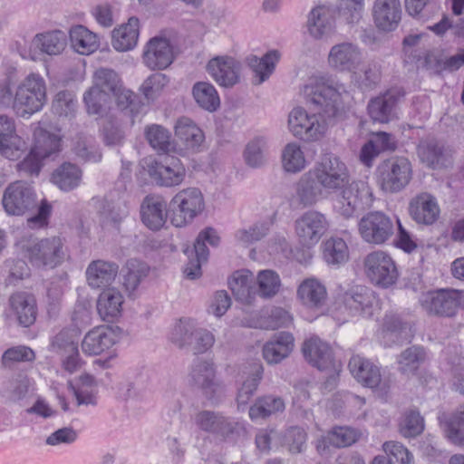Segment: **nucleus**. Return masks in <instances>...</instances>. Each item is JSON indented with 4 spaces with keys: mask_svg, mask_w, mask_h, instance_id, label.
Segmentation results:
<instances>
[{
    "mask_svg": "<svg viewBox=\"0 0 464 464\" xmlns=\"http://www.w3.org/2000/svg\"><path fill=\"white\" fill-rule=\"evenodd\" d=\"M320 112L309 113L302 107L294 108L288 115V130L304 142L320 140L326 133L329 122Z\"/></svg>",
    "mask_w": 464,
    "mask_h": 464,
    "instance_id": "obj_7",
    "label": "nucleus"
},
{
    "mask_svg": "<svg viewBox=\"0 0 464 464\" xmlns=\"http://www.w3.org/2000/svg\"><path fill=\"white\" fill-rule=\"evenodd\" d=\"M242 64L233 56L217 55L211 58L206 71L210 77L219 85L230 88L239 82Z\"/></svg>",
    "mask_w": 464,
    "mask_h": 464,
    "instance_id": "obj_18",
    "label": "nucleus"
},
{
    "mask_svg": "<svg viewBox=\"0 0 464 464\" xmlns=\"http://www.w3.org/2000/svg\"><path fill=\"white\" fill-rule=\"evenodd\" d=\"M127 272L123 277V285L129 293L134 292L150 272L147 264L137 259H130L126 264Z\"/></svg>",
    "mask_w": 464,
    "mask_h": 464,
    "instance_id": "obj_51",
    "label": "nucleus"
},
{
    "mask_svg": "<svg viewBox=\"0 0 464 464\" xmlns=\"http://www.w3.org/2000/svg\"><path fill=\"white\" fill-rule=\"evenodd\" d=\"M169 208L171 224L176 227H184L203 212L204 196L198 188H186L174 195Z\"/></svg>",
    "mask_w": 464,
    "mask_h": 464,
    "instance_id": "obj_6",
    "label": "nucleus"
},
{
    "mask_svg": "<svg viewBox=\"0 0 464 464\" xmlns=\"http://www.w3.org/2000/svg\"><path fill=\"white\" fill-rule=\"evenodd\" d=\"M281 288L279 275L270 269L260 270L255 277V297L271 299L276 296Z\"/></svg>",
    "mask_w": 464,
    "mask_h": 464,
    "instance_id": "obj_41",
    "label": "nucleus"
},
{
    "mask_svg": "<svg viewBox=\"0 0 464 464\" xmlns=\"http://www.w3.org/2000/svg\"><path fill=\"white\" fill-rule=\"evenodd\" d=\"M167 204L160 196L145 197L140 207L141 220L151 230H160L167 220Z\"/></svg>",
    "mask_w": 464,
    "mask_h": 464,
    "instance_id": "obj_26",
    "label": "nucleus"
},
{
    "mask_svg": "<svg viewBox=\"0 0 464 464\" xmlns=\"http://www.w3.org/2000/svg\"><path fill=\"white\" fill-rule=\"evenodd\" d=\"M330 227L327 217L314 209L304 212L294 222V229L298 242L305 247L314 246Z\"/></svg>",
    "mask_w": 464,
    "mask_h": 464,
    "instance_id": "obj_12",
    "label": "nucleus"
},
{
    "mask_svg": "<svg viewBox=\"0 0 464 464\" xmlns=\"http://www.w3.org/2000/svg\"><path fill=\"white\" fill-rule=\"evenodd\" d=\"M348 368L354 379L363 386L373 389L382 382L380 368L364 357L358 354L353 355Z\"/></svg>",
    "mask_w": 464,
    "mask_h": 464,
    "instance_id": "obj_25",
    "label": "nucleus"
},
{
    "mask_svg": "<svg viewBox=\"0 0 464 464\" xmlns=\"http://www.w3.org/2000/svg\"><path fill=\"white\" fill-rule=\"evenodd\" d=\"M195 425L202 431L228 437L233 434L237 423L221 413L212 411H200L194 416Z\"/></svg>",
    "mask_w": 464,
    "mask_h": 464,
    "instance_id": "obj_21",
    "label": "nucleus"
},
{
    "mask_svg": "<svg viewBox=\"0 0 464 464\" xmlns=\"http://www.w3.org/2000/svg\"><path fill=\"white\" fill-rule=\"evenodd\" d=\"M32 46L49 55L60 54L66 46V36L61 31L37 34L32 40Z\"/></svg>",
    "mask_w": 464,
    "mask_h": 464,
    "instance_id": "obj_42",
    "label": "nucleus"
},
{
    "mask_svg": "<svg viewBox=\"0 0 464 464\" xmlns=\"http://www.w3.org/2000/svg\"><path fill=\"white\" fill-rule=\"evenodd\" d=\"M81 180V169L72 163H63L52 175V181L64 191L75 188L79 186Z\"/></svg>",
    "mask_w": 464,
    "mask_h": 464,
    "instance_id": "obj_46",
    "label": "nucleus"
},
{
    "mask_svg": "<svg viewBox=\"0 0 464 464\" xmlns=\"http://www.w3.org/2000/svg\"><path fill=\"white\" fill-rule=\"evenodd\" d=\"M78 348V343L70 330L60 331L51 341V350L61 356Z\"/></svg>",
    "mask_w": 464,
    "mask_h": 464,
    "instance_id": "obj_62",
    "label": "nucleus"
},
{
    "mask_svg": "<svg viewBox=\"0 0 464 464\" xmlns=\"http://www.w3.org/2000/svg\"><path fill=\"white\" fill-rule=\"evenodd\" d=\"M46 102V85L38 74L31 73L17 86L13 109L18 116L27 117L39 111Z\"/></svg>",
    "mask_w": 464,
    "mask_h": 464,
    "instance_id": "obj_5",
    "label": "nucleus"
},
{
    "mask_svg": "<svg viewBox=\"0 0 464 464\" xmlns=\"http://www.w3.org/2000/svg\"><path fill=\"white\" fill-rule=\"evenodd\" d=\"M9 301L11 309L21 325L28 327L35 322L37 307L33 295L17 292L11 295Z\"/></svg>",
    "mask_w": 464,
    "mask_h": 464,
    "instance_id": "obj_36",
    "label": "nucleus"
},
{
    "mask_svg": "<svg viewBox=\"0 0 464 464\" xmlns=\"http://www.w3.org/2000/svg\"><path fill=\"white\" fill-rule=\"evenodd\" d=\"M382 450L391 464H415L412 453L401 442L386 441Z\"/></svg>",
    "mask_w": 464,
    "mask_h": 464,
    "instance_id": "obj_59",
    "label": "nucleus"
},
{
    "mask_svg": "<svg viewBox=\"0 0 464 464\" xmlns=\"http://www.w3.org/2000/svg\"><path fill=\"white\" fill-rule=\"evenodd\" d=\"M149 144L157 151L169 152L173 148L170 132L161 125L153 124L145 129Z\"/></svg>",
    "mask_w": 464,
    "mask_h": 464,
    "instance_id": "obj_55",
    "label": "nucleus"
},
{
    "mask_svg": "<svg viewBox=\"0 0 464 464\" xmlns=\"http://www.w3.org/2000/svg\"><path fill=\"white\" fill-rule=\"evenodd\" d=\"M175 135L186 150L191 151H198L205 140L202 130L188 117H181L177 121Z\"/></svg>",
    "mask_w": 464,
    "mask_h": 464,
    "instance_id": "obj_37",
    "label": "nucleus"
},
{
    "mask_svg": "<svg viewBox=\"0 0 464 464\" xmlns=\"http://www.w3.org/2000/svg\"><path fill=\"white\" fill-rule=\"evenodd\" d=\"M364 270L370 281L382 287L395 284L399 274L392 257L387 253L377 250L368 254L363 261Z\"/></svg>",
    "mask_w": 464,
    "mask_h": 464,
    "instance_id": "obj_13",
    "label": "nucleus"
},
{
    "mask_svg": "<svg viewBox=\"0 0 464 464\" xmlns=\"http://www.w3.org/2000/svg\"><path fill=\"white\" fill-rule=\"evenodd\" d=\"M219 240L220 238L217 231L212 227H207L198 234L193 247H187L184 252L191 255L195 253L201 256V258H208V249L206 242L216 246L218 245Z\"/></svg>",
    "mask_w": 464,
    "mask_h": 464,
    "instance_id": "obj_60",
    "label": "nucleus"
},
{
    "mask_svg": "<svg viewBox=\"0 0 464 464\" xmlns=\"http://www.w3.org/2000/svg\"><path fill=\"white\" fill-rule=\"evenodd\" d=\"M192 96L196 103L208 111H216L220 106L218 93L210 82H196L192 87Z\"/></svg>",
    "mask_w": 464,
    "mask_h": 464,
    "instance_id": "obj_44",
    "label": "nucleus"
},
{
    "mask_svg": "<svg viewBox=\"0 0 464 464\" xmlns=\"http://www.w3.org/2000/svg\"><path fill=\"white\" fill-rule=\"evenodd\" d=\"M139 34V19L130 17L126 24L113 30L111 44L119 52L130 51L136 46Z\"/></svg>",
    "mask_w": 464,
    "mask_h": 464,
    "instance_id": "obj_38",
    "label": "nucleus"
},
{
    "mask_svg": "<svg viewBox=\"0 0 464 464\" xmlns=\"http://www.w3.org/2000/svg\"><path fill=\"white\" fill-rule=\"evenodd\" d=\"M338 304L350 317L371 319L378 314L380 310L379 300L374 293L362 286H356L340 295Z\"/></svg>",
    "mask_w": 464,
    "mask_h": 464,
    "instance_id": "obj_9",
    "label": "nucleus"
},
{
    "mask_svg": "<svg viewBox=\"0 0 464 464\" xmlns=\"http://www.w3.org/2000/svg\"><path fill=\"white\" fill-rule=\"evenodd\" d=\"M52 108L54 114L71 120L76 114L77 102L72 92L62 91L55 95Z\"/></svg>",
    "mask_w": 464,
    "mask_h": 464,
    "instance_id": "obj_57",
    "label": "nucleus"
},
{
    "mask_svg": "<svg viewBox=\"0 0 464 464\" xmlns=\"http://www.w3.org/2000/svg\"><path fill=\"white\" fill-rule=\"evenodd\" d=\"M123 295L116 288L102 291L97 300V311L104 321H112L121 314Z\"/></svg>",
    "mask_w": 464,
    "mask_h": 464,
    "instance_id": "obj_39",
    "label": "nucleus"
},
{
    "mask_svg": "<svg viewBox=\"0 0 464 464\" xmlns=\"http://www.w3.org/2000/svg\"><path fill=\"white\" fill-rule=\"evenodd\" d=\"M70 39L72 46L81 54H89L98 47L97 36L82 25L71 29Z\"/></svg>",
    "mask_w": 464,
    "mask_h": 464,
    "instance_id": "obj_47",
    "label": "nucleus"
},
{
    "mask_svg": "<svg viewBox=\"0 0 464 464\" xmlns=\"http://www.w3.org/2000/svg\"><path fill=\"white\" fill-rule=\"evenodd\" d=\"M100 137L107 147H119L124 143L125 133L118 121L106 119L100 128Z\"/></svg>",
    "mask_w": 464,
    "mask_h": 464,
    "instance_id": "obj_56",
    "label": "nucleus"
},
{
    "mask_svg": "<svg viewBox=\"0 0 464 464\" xmlns=\"http://www.w3.org/2000/svg\"><path fill=\"white\" fill-rule=\"evenodd\" d=\"M362 61L361 48L352 42L333 45L327 56L329 67L337 72H355Z\"/></svg>",
    "mask_w": 464,
    "mask_h": 464,
    "instance_id": "obj_17",
    "label": "nucleus"
},
{
    "mask_svg": "<svg viewBox=\"0 0 464 464\" xmlns=\"http://www.w3.org/2000/svg\"><path fill=\"white\" fill-rule=\"evenodd\" d=\"M372 17L378 29L384 32L393 31L401 19L400 0H375L372 6Z\"/></svg>",
    "mask_w": 464,
    "mask_h": 464,
    "instance_id": "obj_22",
    "label": "nucleus"
},
{
    "mask_svg": "<svg viewBox=\"0 0 464 464\" xmlns=\"http://www.w3.org/2000/svg\"><path fill=\"white\" fill-rule=\"evenodd\" d=\"M142 60L150 70L168 68L174 60L169 40L162 36L152 37L144 46Z\"/></svg>",
    "mask_w": 464,
    "mask_h": 464,
    "instance_id": "obj_19",
    "label": "nucleus"
},
{
    "mask_svg": "<svg viewBox=\"0 0 464 464\" xmlns=\"http://www.w3.org/2000/svg\"><path fill=\"white\" fill-rule=\"evenodd\" d=\"M190 379L211 402L218 401L224 393V386L217 377L216 367L208 361L196 362L190 372Z\"/></svg>",
    "mask_w": 464,
    "mask_h": 464,
    "instance_id": "obj_16",
    "label": "nucleus"
},
{
    "mask_svg": "<svg viewBox=\"0 0 464 464\" xmlns=\"http://www.w3.org/2000/svg\"><path fill=\"white\" fill-rule=\"evenodd\" d=\"M34 145L32 150L34 155L46 159L60 150V139L43 128H36L34 131Z\"/></svg>",
    "mask_w": 464,
    "mask_h": 464,
    "instance_id": "obj_45",
    "label": "nucleus"
},
{
    "mask_svg": "<svg viewBox=\"0 0 464 464\" xmlns=\"http://www.w3.org/2000/svg\"><path fill=\"white\" fill-rule=\"evenodd\" d=\"M285 404L281 397L266 395L259 397L249 409V417L252 420L266 419L271 415L283 412Z\"/></svg>",
    "mask_w": 464,
    "mask_h": 464,
    "instance_id": "obj_43",
    "label": "nucleus"
},
{
    "mask_svg": "<svg viewBox=\"0 0 464 464\" xmlns=\"http://www.w3.org/2000/svg\"><path fill=\"white\" fill-rule=\"evenodd\" d=\"M266 142L263 138L250 141L244 151L246 163L251 168L261 167L266 161L265 150Z\"/></svg>",
    "mask_w": 464,
    "mask_h": 464,
    "instance_id": "obj_61",
    "label": "nucleus"
},
{
    "mask_svg": "<svg viewBox=\"0 0 464 464\" xmlns=\"http://www.w3.org/2000/svg\"><path fill=\"white\" fill-rule=\"evenodd\" d=\"M270 225L268 221H258L247 227L239 228L235 233V239L238 244L248 246L264 238L270 230Z\"/></svg>",
    "mask_w": 464,
    "mask_h": 464,
    "instance_id": "obj_54",
    "label": "nucleus"
},
{
    "mask_svg": "<svg viewBox=\"0 0 464 464\" xmlns=\"http://www.w3.org/2000/svg\"><path fill=\"white\" fill-rule=\"evenodd\" d=\"M425 359L426 353L422 347H409L398 357L399 371L407 375L414 374Z\"/></svg>",
    "mask_w": 464,
    "mask_h": 464,
    "instance_id": "obj_50",
    "label": "nucleus"
},
{
    "mask_svg": "<svg viewBox=\"0 0 464 464\" xmlns=\"http://www.w3.org/2000/svg\"><path fill=\"white\" fill-rule=\"evenodd\" d=\"M120 328L101 325L90 330L83 337L82 350L88 355H100L111 348L119 339Z\"/></svg>",
    "mask_w": 464,
    "mask_h": 464,
    "instance_id": "obj_20",
    "label": "nucleus"
},
{
    "mask_svg": "<svg viewBox=\"0 0 464 464\" xmlns=\"http://www.w3.org/2000/svg\"><path fill=\"white\" fill-rule=\"evenodd\" d=\"M344 84L328 77H316L304 88L306 102L329 121L342 117Z\"/></svg>",
    "mask_w": 464,
    "mask_h": 464,
    "instance_id": "obj_3",
    "label": "nucleus"
},
{
    "mask_svg": "<svg viewBox=\"0 0 464 464\" xmlns=\"http://www.w3.org/2000/svg\"><path fill=\"white\" fill-rule=\"evenodd\" d=\"M423 309L430 314L453 317L464 307V291L441 288L422 295Z\"/></svg>",
    "mask_w": 464,
    "mask_h": 464,
    "instance_id": "obj_11",
    "label": "nucleus"
},
{
    "mask_svg": "<svg viewBox=\"0 0 464 464\" xmlns=\"http://www.w3.org/2000/svg\"><path fill=\"white\" fill-rule=\"evenodd\" d=\"M280 57L281 54L277 50H271L261 58L254 54L247 56L246 63L254 73L253 83L260 85L267 81L273 74Z\"/></svg>",
    "mask_w": 464,
    "mask_h": 464,
    "instance_id": "obj_33",
    "label": "nucleus"
},
{
    "mask_svg": "<svg viewBox=\"0 0 464 464\" xmlns=\"http://www.w3.org/2000/svg\"><path fill=\"white\" fill-rule=\"evenodd\" d=\"M378 181L382 190L395 193L404 188L411 179V162L403 157L383 160L377 169Z\"/></svg>",
    "mask_w": 464,
    "mask_h": 464,
    "instance_id": "obj_10",
    "label": "nucleus"
},
{
    "mask_svg": "<svg viewBox=\"0 0 464 464\" xmlns=\"http://www.w3.org/2000/svg\"><path fill=\"white\" fill-rule=\"evenodd\" d=\"M121 81L111 69L100 68L92 76V85L84 92L83 102L90 115L102 114L113 100V93L119 91Z\"/></svg>",
    "mask_w": 464,
    "mask_h": 464,
    "instance_id": "obj_4",
    "label": "nucleus"
},
{
    "mask_svg": "<svg viewBox=\"0 0 464 464\" xmlns=\"http://www.w3.org/2000/svg\"><path fill=\"white\" fill-rule=\"evenodd\" d=\"M228 285L237 300L251 304L255 299V277L249 270L236 271L230 277Z\"/></svg>",
    "mask_w": 464,
    "mask_h": 464,
    "instance_id": "obj_40",
    "label": "nucleus"
},
{
    "mask_svg": "<svg viewBox=\"0 0 464 464\" xmlns=\"http://www.w3.org/2000/svg\"><path fill=\"white\" fill-rule=\"evenodd\" d=\"M323 257L328 265H340L348 259V246L345 241L332 237L322 245Z\"/></svg>",
    "mask_w": 464,
    "mask_h": 464,
    "instance_id": "obj_48",
    "label": "nucleus"
},
{
    "mask_svg": "<svg viewBox=\"0 0 464 464\" xmlns=\"http://www.w3.org/2000/svg\"><path fill=\"white\" fill-rule=\"evenodd\" d=\"M325 193L310 171L304 173L297 181L294 199L303 208L312 207L320 201Z\"/></svg>",
    "mask_w": 464,
    "mask_h": 464,
    "instance_id": "obj_34",
    "label": "nucleus"
},
{
    "mask_svg": "<svg viewBox=\"0 0 464 464\" xmlns=\"http://www.w3.org/2000/svg\"><path fill=\"white\" fill-rule=\"evenodd\" d=\"M147 172L156 185L165 188L179 186L186 178L184 164L173 156L150 160L147 165Z\"/></svg>",
    "mask_w": 464,
    "mask_h": 464,
    "instance_id": "obj_14",
    "label": "nucleus"
},
{
    "mask_svg": "<svg viewBox=\"0 0 464 464\" xmlns=\"http://www.w3.org/2000/svg\"><path fill=\"white\" fill-rule=\"evenodd\" d=\"M294 337L290 333L275 334L263 347V357L270 364H276L289 356L294 349Z\"/></svg>",
    "mask_w": 464,
    "mask_h": 464,
    "instance_id": "obj_31",
    "label": "nucleus"
},
{
    "mask_svg": "<svg viewBox=\"0 0 464 464\" xmlns=\"http://www.w3.org/2000/svg\"><path fill=\"white\" fill-rule=\"evenodd\" d=\"M447 438L455 445H464V403L459 405L447 422Z\"/></svg>",
    "mask_w": 464,
    "mask_h": 464,
    "instance_id": "obj_58",
    "label": "nucleus"
},
{
    "mask_svg": "<svg viewBox=\"0 0 464 464\" xmlns=\"http://www.w3.org/2000/svg\"><path fill=\"white\" fill-rule=\"evenodd\" d=\"M409 213L418 224L431 225L440 216V208L432 195L420 193L411 199Z\"/></svg>",
    "mask_w": 464,
    "mask_h": 464,
    "instance_id": "obj_24",
    "label": "nucleus"
},
{
    "mask_svg": "<svg viewBox=\"0 0 464 464\" xmlns=\"http://www.w3.org/2000/svg\"><path fill=\"white\" fill-rule=\"evenodd\" d=\"M399 99V92L393 91L372 99L367 107L369 116L375 122H389L395 118Z\"/></svg>",
    "mask_w": 464,
    "mask_h": 464,
    "instance_id": "obj_27",
    "label": "nucleus"
},
{
    "mask_svg": "<svg viewBox=\"0 0 464 464\" xmlns=\"http://www.w3.org/2000/svg\"><path fill=\"white\" fill-rule=\"evenodd\" d=\"M214 343L215 336L210 331L198 327L185 350L192 352L194 354L203 353L208 351Z\"/></svg>",
    "mask_w": 464,
    "mask_h": 464,
    "instance_id": "obj_63",
    "label": "nucleus"
},
{
    "mask_svg": "<svg viewBox=\"0 0 464 464\" xmlns=\"http://www.w3.org/2000/svg\"><path fill=\"white\" fill-rule=\"evenodd\" d=\"M29 261L37 267L54 268L67 257L68 251L64 240L60 237H51L34 242L26 248Z\"/></svg>",
    "mask_w": 464,
    "mask_h": 464,
    "instance_id": "obj_8",
    "label": "nucleus"
},
{
    "mask_svg": "<svg viewBox=\"0 0 464 464\" xmlns=\"http://www.w3.org/2000/svg\"><path fill=\"white\" fill-rule=\"evenodd\" d=\"M192 318H181L173 326L169 339L179 349H186L198 329Z\"/></svg>",
    "mask_w": 464,
    "mask_h": 464,
    "instance_id": "obj_49",
    "label": "nucleus"
},
{
    "mask_svg": "<svg viewBox=\"0 0 464 464\" xmlns=\"http://www.w3.org/2000/svg\"><path fill=\"white\" fill-rule=\"evenodd\" d=\"M302 351L306 361L320 371L334 369L335 362L331 347L318 337H311L306 340L303 344Z\"/></svg>",
    "mask_w": 464,
    "mask_h": 464,
    "instance_id": "obj_23",
    "label": "nucleus"
},
{
    "mask_svg": "<svg viewBox=\"0 0 464 464\" xmlns=\"http://www.w3.org/2000/svg\"><path fill=\"white\" fill-rule=\"evenodd\" d=\"M358 438L359 433L354 429L347 426L334 427L325 436L317 440L316 450L320 454H324L330 446L334 448L349 447L356 442Z\"/></svg>",
    "mask_w": 464,
    "mask_h": 464,
    "instance_id": "obj_32",
    "label": "nucleus"
},
{
    "mask_svg": "<svg viewBox=\"0 0 464 464\" xmlns=\"http://www.w3.org/2000/svg\"><path fill=\"white\" fill-rule=\"evenodd\" d=\"M282 163L287 172L296 173L304 169L306 160L301 146L296 142L285 145L282 152Z\"/></svg>",
    "mask_w": 464,
    "mask_h": 464,
    "instance_id": "obj_53",
    "label": "nucleus"
},
{
    "mask_svg": "<svg viewBox=\"0 0 464 464\" xmlns=\"http://www.w3.org/2000/svg\"><path fill=\"white\" fill-rule=\"evenodd\" d=\"M352 74L361 89L371 90L381 81V65L375 61H370L362 67L360 72L355 70Z\"/></svg>",
    "mask_w": 464,
    "mask_h": 464,
    "instance_id": "obj_52",
    "label": "nucleus"
},
{
    "mask_svg": "<svg viewBox=\"0 0 464 464\" xmlns=\"http://www.w3.org/2000/svg\"><path fill=\"white\" fill-rule=\"evenodd\" d=\"M424 429V421L417 411H410L404 415L400 423V432L405 438L420 435Z\"/></svg>",
    "mask_w": 464,
    "mask_h": 464,
    "instance_id": "obj_64",
    "label": "nucleus"
},
{
    "mask_svg": "<svg viewBox=\"0 0 464 464\" xmlns=\"http://www.w3.org/2000/svg\"><path fill=\"white\" fill-rule=\"evenodd\" d=\"M119 266L111 261L98 259L92 261L86 269V279L92 288L110 285L115 280Z\"/></svg>",
    "mask_w": 464,
    "mask_h": 464,
    "instance_id": "obj_28",
    "label": "nucleus"
},
{
    "mask_svg": "<svg viewBox=\"0 0 464 464\" xmlns=\"http://www.w3.org/2000/svg\"><path fill=\"white\" fill-rule=\"evenodd\" d=\"M417 154L420 160L431 169L446 167L450 163V155L435 139L421 140L417 147Z\"/></svg>",
    "mask_w": 464,
    "mask_h": 464,
    "instance_id": "obj_29",
    "label": "nucleus"
},
{
    "mask_svg": "<svg viewBox=\"0 0 464 464\" xmlns=\"http://www.w3.org/2000/svg\"><path fill=\"white\" fill-rule=\"evenodd\" d=\"M2 204L5 211L11 216H23L37 208V214L27 219V225L31 228L46 226L51 214L50 204L42 200L38 205L34 188L23 180L12 182L5 188Z\"/></svg>",
    "mask_w": 464,
    "mask_h": 464,
    "instance_id": "obj_2",
    "label": "nucleus"
},
{
    "mask_svg": "<svg viewBox=\"0 0 464 464\" xmlns=\"http://www.w3.org/2000/svg\"><path fill=\"white\" fill-rule=\"evenodd\" d=\"M309 171L325 195L335 194L334 209L345 218L353 217L360 205L372 196L366 182H350L345 163L333 154L323 156Z\"/></svg>",
    "mask_w": 464,
    "mask_h": 464,
    "instance_id": "obj_1",
    "label": "nucleus"
},
{
    "mask_svg": "<svg viewBox=\"0 0 464 464\" xmlns=\"http://www.w3.org/2000/svg\"><path fill=\"white\" fill-rule=\"evenodd\" d=\"M307 29L315 39L330 34L334 29L332 9L324 5L313 8L308 14Z\"/></svg>",
    "mask_w": 464,
    "mask_h": 464,
    "instance_id": "obj_35",
    "label": "nucleus"
},
{
    "mask_svg": "<svg viewBox=\"0 0 464 464\" xmlns=\"http://www.w3.org/2000/svg\"><path fill=\"white\" fill-rule=\"evenodd\" d=\"M362 238L368 244H384L394 233L392 218L381 211H372L364 215L358 224Z\"/></svg>",
    "mask_w": 464,
    "mask_h": 464,
    "instance_id": "obj_15",
    "label": "nucleus"
},
{
    "mask_svg": "<svg viewBox=\"0 0 464 464\" xmlns=\"http://www.w3.org/2000/svg\"><path fill=\"white\" fill-rule=\"evenodd\" d=\"M296 295L302 304L311 309L321 308L327 299L325 286L314 277L303 280L297 287Z\"/></svg>",
    "mask_w": 464,
    "mask_h": 464,
    "instance_id": "obj_30",
    "label": "nucleus"
}]
</instances>
